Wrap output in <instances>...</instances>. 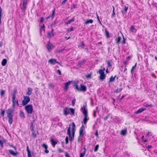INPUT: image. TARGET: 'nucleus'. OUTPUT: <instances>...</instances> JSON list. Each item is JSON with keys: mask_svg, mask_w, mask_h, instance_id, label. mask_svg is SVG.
<instances>
[{"mask_svg": "<svg viewBox=\"0 0 157 157\" xmlns=\"http://www.w3.org/2000/svg\"><path fill=\"white\" fill-rule=\"evenodd\" d=\"M17 92V90H14L12 95V108L13 109L9 108L6 111L7 117L8 118V122L10 124H11L13 122V114L14 112V109L15 105V103H16L17 106H19L18 100L17 99L16 100H15L16 94Z\"/></svg>", "mask_w": 157, "mask_h": 157, "instance_id": "obj_1", "label": "nucleus"}, {"mask_svg": "<svg viewBox=\"0 0 157 157\" xmlns=\"http://www.w3.org/2000/svg\"><path fill=\"white\" fill-rule=\"evenodd\" d=\"M75 124L74 122L72 123V135H71V127L70 125L69 127L67 128V134L69 135V140L71 142L74 139V134L75 132Z\"/></svg>", "mask_w": 157, "mask_h": 157, "instance_id": "obj_2", "label": "nucleus"}, {"mask_svg": "<svg viewBox=\"0 0 157 157\" xmlns=\"http://www.w3.org/2000/svg\"><path fill=\"white\" fill-rule=\"evenodd\" d=\"M105 70V68H104L103 69H100L98 71V73L100 75L99 76V79L101 81H103L105 78L106 75L104 72Z\"/></svg>", "mask_w": 157, "mask_h": 157, "instance_id": "obj_3", "label": "nucleus"}, {"mask_svg": "<svg viewBox=\"0 0 157 157\" xmlns=\"http://www.w3.org/2000/svg\"><path fill=\"white\" fill-rule=\"evenodd\" d=\"M25 109L29 114H32L33 111V105L31 104L26 105L25 107Z\"/></svg>", "mask_w": 157, "mask_h": 157, "instance_id": "obj_4", "label": "nucleus"}, {"mask_svg": "<svg viewBox=\"0 0 157 157\" xmlns=\"http://www.w3.org/2000/svg\"><path fill=\"white\" fill-rule=\"evenodd\" d=\"M30 97L28 96H23V100L22 101V104L23 106L26 105L30 101Z\"/></svg>", "mask_w": 157, "mask_h": 157, "instance_id": "obj_5", "label": "nucleus"}, {"mask_svg": "<svg viewBox=\"0 0 157 157\" xmlns=\"http://www.w3.org/2000/svg\"><path fill=\"white\" fill-rule=\"evenodd\" d=\"M54 47V46H53L52 44L51 43L49 40L47 43L46 45V48H47L48 51L49 52H50L51 51V50Z\"/></svg>", "mask_w": 157, "mask_h": 157, "instance_id": "obj_6", "label": "nucleus"}, {"mask_svg": "<svg viewBox=\"0 0 157 157\" xmlns=\"http://www.w3.org/2000/svg\"><path fill=\"white\" fill-rule=\"evenodd\" d=\"M85 127L82 125L80 128L79 130V135L82 136L84 134Z\"/></svg>", "mask_w": 157, "mask_h": 157, "instance_id": "obj_7", "label": "nucleus"}, {"mask_svg": "<svg viewBox=\"0 0 157 157\" xmlns=\"http://www.w3.org/2000/svg\"><path fill=\"white\" fill-rule=\"evenodd\" d=\"M81 109H82V113L84 116L88 115V110L86 108V106L83 105V106L82 107Z\"/></svg>", "mask_w": 157, "mask_h": 157, "instance_id": "obj_8", "label": "nucleus"}, {"mask_svg": "<svg viewBox=\"0 0 157 157\" xmlns=\"http://www.w3.org/2000/svg\"><path fill=\"white\" fill-rule=\"evenodd\" d=\"M79 83V81H77L73 82V86L74 87V89L75 90L77 91H79V89L78 86V84Z\"/></svg>", "mask_w": 157, "mask_h": 157, "instance_id": "obj_9", "label": "nucleus"}, {"mask_svg": "<svg viewBox=\"0 0 157 157\" xmlns=\"http://www.w3.org/2000/svg\"><path fill=\"white\" fill-rule=\"evenodd\" d=\"M79 83V81H77L73 82V86L74 87V89L75 90L77 91H79V89L78 86V84Z\"/></svg>", "mask_w": 157, "mask_h": 157, "instance_id": "obj_10", "label": "nucleus"}, {"mask_svg": "<svg viewBox=\"0 0 157 157\" xmlns=\"http://www.w3.org/2000/svg\"><path fill=\"white\" fill-rule=\"evenodd\" d=\"M48 62L52 65H54L57 63L59 64L61 66V65L55 59L52 58L50 59L48 61Z\"/></svg>", "mask_w": 157, "mask_h": 157, "instance_id": "obj_11", "label": "nucleus"}, {"mask_svg": "<svg viewBox=\"0 0 157 157\" xmlns=\"http://www.w3.org/2000/svg\"><path fill=\"white\" fill-rule=\"evenodd\" d=\"M54 30L53 28H52V30L50 32L47 33V36L48 38H51L53 37L54 36Z\"/></svg>", "mask_w": 157, "mask_h": 157, "instance_id": "obj_12", "label": "nucleus"}, {"mask_svg": "<svg viewBox=\"0 0 157 157\" xmlns=\"http://www.w3.org/2000/svg\"><path fill=\"white\" fill-rule=\"evenodd\" d=\"M79 91L86 92L87 90V88L85 85L81 84L80 85Z\"/></svg>", "mask_w": 157, "mask_h": 157, "instance_id": "obj_13", "label": "nucleus"}, {"mask_svg": "<svg viewBox=\"0 0 157 157\" xmlns=\"http://www.w3.org/2000/svg\"><path fill=\"white\" fill-rule=\"evenodd\" d=\"M42 147L44 148L45 149L44 152L47 154L49 153V151L48 150V146L47 144H46L43 143L41 145Z\"/></svg>", "mask_w": 157, "mask_h": 157, "instance_id": "obj_14", "label": "nucleus"}, {"mask_svg": "<svg viewBox=\"0 0 157 157\" xmlns=\"http://www.w3.org/2000/svg\"><path fill=\"white\" fill-rule=\"evenodd\" d=\"M146 109L144 108H141L139 109L137 111L134 112V113L135 114H138L142 113L144 111L146 110Z\"/></svg>", "mask_w": 157, "mask_h": 157, "instance_id": "obj_15", "label": "nucleus"}, {"mask_svg": "<svg viewBox=\"0 0 157 157\" xmlns=\"http://www.w3.org/2000/svg\"><path fill=\"white\" fill-rule=\"evenodd\" d=\"M27 2L23 1L22 3V7L21 8V10L22 11H25L26 9V7Z\"/></svg>", "mask_w": 157, "mask_h": 157, "instance_id": "obj_16", "label": "nucleus"}, {"mask_svg": "<svg viewBox=\"0 0 157 157\" xmlns=\"http://www.w3.org/2000/svg\"><path fill=\"white\" fill-rule=\"evenodd\" d=\"M71 81H69L65 84L64 89L65 91H67L68 89V86L71 83Z\"/></svg>", "mask_w": 157, "mask_h": 157, "instance_id": "obj_17", "label": "nucleus"}, {"mask_svg": "<svg viewBox=\"0 0 157 157\" xmlns=\"http://www.w3.org/2000/svg\"><path fill=\"white\" fill-rule=\"evenodd\" d=\"M9 153L12 156H17V152H15L12 150H8Z\"/></svg>", "mask_w": 157, "mask_h": 157, "instance_id": "obj_18", "label": "nucleus"}, {"mask_svg": "<svg viewBox=\"0 0 157 157\" xmlns=\"http://www.w3.org/2000/svg\"><path fill=\"white\" fill-rule=\"evenodd\" d=\"M84 118L83 119V121L84 124L86 125L87 121L89 120V118L88 117V115L84 116Z\"/></svg>", "mask_w": 157, "mask_h": 157, "instance_id": "obj_19", "label": "nucleus"}, {"mask_svg": "<svg viewBox=\"0 0 157 157\" xmlns=\"http://www.w3.org/2000/svg\"><path fill=\"white\" fill-rule=\"evenodd\" d=\"M33 90L30 87H28L27 89V91L26 93V94L28 95H31L32 94Z\"/></svg>", "mask_w": 157, "mask_h": 157, "instance_id": "obj_20", "label": "nucleus"}, {"mask_svg": "<svg viewBox=\"0 0 157 157\" xmlns=\"http://www.w3.org/2000/svg\"><path fill=\"white\" fill-rule=\"evenodd\" d=\"M50 141L52 145L54 147H55L56 145V144L57 143V142L55 140L53 139H51Z\"/></svg>", "mask_w": 157, "mask_h": 157, "instance_id": "obj_21", "label": "nucleus"}, {"mask_svg": "<svg viewBox=\"0 0 157 157\" xmlns=\"http://www.w3.org/2000/svg\"><path fill=\"white\" fill-rule=\"evenodd\" d=\"M121 37L120 36H118L115 39V40L116 41V43L117 44H119L121 41Z\"/></svg>", "mask_w": 157, "mask_h": 157, "instance_id": "obj_22", "label": "nucleus"}, {"mask_svg": "<svg viewBox=\"0 0 157 157\" xmlns=\"http://www.w3.org/2000/svg\"><path fill=\"white\" fill-rule=\"evenodd\" d=\"M116 77V75H115L114 77H113V75L111 76L109 78V81L108 82L109 83H110L111 82H114L115 80V78Z\"/></svg>", "mask_w": 157, "mask_h": 157, "instance_id": "obj_23", "label": "nucleus"}, {"mask_svg": "<svg viewBox=\"0 0 157 157\" xmlns=\"http://www.w3.org/2000/svg\"><path fill=\"white\" fill-rule=\"evenodd\" d=\"M69 108H66L63 110V114L65 116L69 114Z\"/></svg>", "mask_w": 157, "mask_h": 157, "instance_id": "obj_24", "label": "nucleus"}, {"mask_svg": "<svg viewBox=\"0 0 157 157\" xmlns=\"http://www.w3.org/2000/svg\"><path fill=\"white\" fill-rule=\"evenodd\" d=\"M93 22V21L92 19L87 20L84 23V24L86 25L88 24H92Z\"/></svg>", "mask_w": 157, "mask_h": 157, "instance_id": "obj_25", "label": "nucleus"}, {"mask_svg": "<svg viewBox=\"0 0 157 157\" xmlns=\"http://www.w3.org/2000/svg\"><path fill=\"white\" fill-rule=\"evenodd\" d=\"M35 121V120H33V121L30 122V128L31 130L34 129V126H33V124Z\"/></svg>", "mask_w": 157, "mask_h": 157, "instance_id": "obj_26", "label": "nucleus"}, {"mask_svg": "<svg viewBox=\"0 0 157 157\" xmlns=\"http://www.w3.org/2000/svg\"><path fill=\"white\" fill-rule=\"evenodd\" d=\"M26 148L27 151V155L28 157H32V155H31V152L29 149L28 146H27Z\"/></svg>", "mask_w": 157, "mask_h": 157, "instance_id": "obj_27", "label": "nucleus"}, {"mask_svg": "<svg viewBox=\"0 0 157 157\" xmlns=\"http://www.w3.org/2000/svg\"><path fill=\"white\" fill-rule=\"evenodd\" d=\"M86 61L85 59L83 60L82 61H79L78 62V66H81L83 65L86 63Z\"/></svg>", "mask_w": 157, "mask_h": 157, "instance_id": "obj_28", "label": "nucleus"}, {"mask_svg": "<svg viewBox=\"0 0 157 157\" xmlns=\"http://www.w3.org/2000/svg\"><path fill=\"white\" fill-rule=\"evenodd\" d=\"M75 20L74 17H73L71 19L67 21L65 23V24L67 25L71 23V22L74 21Z\"/></svg>", "mask_w": 157, "mask_h": 157, "instance_id": "obj_29", "label": "nucleus"}, {"mask_svg": "<svg viewBox=\"0 0 157 157\" xmlns=\"http://www.w3.org/2000/svg\"><path fill=\"white\" fill-rule=\"evenodd\" d=\"M19 116L21 118H24L25 117L24 113L22 111H20Z\"/></svg>", "mask_w": 157, "mask_h": 157, "instance_id": "obj_30", "label": "nucleus"}, {"mask_svg": "<svg viewBox=\"0 0 157 157\" xmlns=\"http://www.w3.org/2000/svg\"><path fill=\"white\" fill-rule=\"evenodd\" d=\"M7 60L6 59H3L1 62L2 65L3 66H5L6 65L7 63Z\"/></svg>", "mask_w": 157, "mask_h": 157, "instance_id": "obj_31", "label": "nucleus"}, {"mask_svg": "<svg viewBox=\"0 0 157 157\" xmlns=\"http://www.w3.org/2000/svg\"><path fill=\"white\" fill-rule=\"evenodd\" d=\"M112 60H107V65L108 67H111L112 66V65L111 64V62Z\"/></svg>", "mask_w": 157, "mask_h": 157, "instance_id": "obj_32", "label": "nucleus"}, {"mask_svg": "<svg viewBox=\"0 0 157 157\" xmlns=\"http://www.w3.org/2000/svg\"><path fill=\"white\" fill-rule=\"evenodd\" d=\"M42 30H43L44 32L45 31V25L44 24H43L40 28V33H41Z\"/></svg>", "mask_w": 157, "mask_h": 157, "instance_id": "obj_33", "label": "nucleus"}, {"mask_svg": "<svg viewBox=\"0 0 157 157\" xmlns=\"http://www.w3.org/2000/svg\"><path fill=\"white\" fill-rule=\"evenodd\" d=\"M122 90V88H117L116 90H115L114 91V93H117L120 92Z\"/></svg>", "mask_w": 157, "mask_h": 157, "instance_id": "obj_34", "label": "nucleus"}, {"mask_svg": "<svg viewBox=\"0 0 157 157\" xmlns=\"http://www.w3.org/2000/svg\"><path fill=\"white\" fill-rule=\"evenodd\" d=\"M55 10H56V9L55 8H54V10H53V11H52V14L50 15L51 16V18H52V19H53L54 18V17L55 15Z\"/></svg>", "mask_w": 157, "mask_h": 157, "instance_id": "obj_35", "label": "nucleus"}, {"mask_svg": "<svg viewBox=\"0 0 157 157\" xmlns=\"http://www.w3.org/2000/svg\"><path fill=\"white\" fill-rule=\"evenodd\" d=\"M32 132V134L33 135V137L35 138L36 137V134L35 132V131L34 129H32L31 130Z\"/></svg>", "mask_w": 157, "mask_h": 157, "instance_id": "obj_36", "label": "nucleus"}, {"mask_svg": "<svg viewBox=\"0 0 157 157\" xmlns=\"http://www.w3.org/2000/svg\"><path fill=\"white\" fill-rule=\"evenodd\" d=\"M144 106L145 107H154V105L152 104H146L144 105Z\"/></svg>", "mask_w": 157, "mask_h": 157, "instance_id": "obj_37", "label": "nucleus"}, {"mask_svg": "<svg viewBox=\"0 0 157 157\" xmlns=\"http://www.w3.org/2000/svg\"><path fill=\"white\" fill-rule=\"evenodd\" d=\"M127 132L126 129H124V130H122L121 131V134L123 136L125 135Z\"/></svg>", "mask_w": 157, "mask_h": 157, "instance_id": "obj_38", "label": "nucleus"}, {"mask_svg": "<svg viewBox=\"0 0 157 157\" xmlns=\"http://www.w3.org/2000/svg\"><path fill=\"white\" fill-rule=\"evenodd\" d=\"M77 4H73L72 5H71V10H72V9H73L75 8H76L77 7Z\"/></svg>", "mask_w": 157, "mask_h": 157, "instance_id": "obj_39", "label": "nucleus"}, {"mask_svg": "<svg viewBox=\"0 0 157 157\" xmlns=\"http://www.w3.org/2000/svg\"><path fill=\"white\" fill-rule=\"evenodd\" d=\"M5 91L2 89L1 90L0 94L2 97L3 95L5 94Z\"/></svg>", "mask_w": 157, "mask_h": 157, "instance_id": "obj_40", "label": "nucleus"}, {"mask_svg": "<svg viewBox=\"0 0 157 157\" xmlns=\"http://www.w3.org/2000/svg\"><path fill=\"white\" fill-rule=\"evenodd\" d=\"M99 147V145L98 144L96 145V146L95 147V148L94 150V152H96L98 151Z\"/></svg>", "mask_w": 157, "mask_h": 157, "instance_id": "obj_41", "label": "nucleus"}, {"mask_svg": "<svg viewBox=\"0 0 157 157\" xmlns=\"http://www.w3.org/2000/svg\"><path fill=\"white\" fill-rule=\"evenodd\" d=\"M69 110L71 111V114L74 115L75 114V109L73 108H69Z\"/></svg>", "mask_w": 157, "mask_h": 157, "instance_id": "obj_42", "label": "nucleus"}, {"mask_svg": "<svg viewBox=\"0 0 157 157\" xmlns=\"http://www.w3.org/2000/svg\"><path fill=\"white\" fill-rule=\"evenodd\" d=\"M105 31L106 36L107 37V38H109V35L108 31L106 29H105Z\"/></svg>", "mask_w": 157, "mask_h": 157, "instance_id": "obj_43", "label": "nucleus"}, {"mask_svg": "<svg viewBox=\"0 0 157 157\" xmlns=\"http://www.w3.org/2000/svg\"><path fill=\"white\" fill-rule=\"evenodd\" d=\"M122 37H123V40L122 41V43L124 44H125L126 43V42H125V41H126V39L125 38L124 36L123 35V34L122 33Z\"/></svg>", "mask_w": 157, "mask_h": 157, "instance_id": "obj_44", "label": "nucleus"}, {"mask_svg": "<svg viewBox=\"0 0 157 157\" xmlns=\"http://www.w3.org/2000/svg\"><path fill=\"white\" fill-rule=\"evenodd\" d=\"M1 112L0 113L1 115L3 117L4 115V113L5 112V111L4 110L2 109H1Z\"/></svg>", "mask_w": 157, "mask_h": 157, "instance_id": "obj_45", "label": "nucleus"}, {"mask_svg": "<svg viewBox=\"0 0 157 157\" xmlns=\"http://www.w3.org/2000/svg\"><path fill=\"white\" fill-rule=\"evenodd\" d=\"M124 10L122 11V13H124V12H126L127 11V10L128 9V6H124Z\"/></svg>", "mask_w": 157, "mask_h": 157, "instance_id": "obj_46", "label": "nucleus"}, {"mask_svg": "<svg viewBox=\"0 0 157 157\" xmlns=\"http://www.w3.org/2000/svg\"><path fill=\"white\" fill-rule=\"evenodd\" d=\"M96 16H97V18L98 20V22L100 24H101V25H102V23L100 20L99 17L98 15V14L97 13H96Z\"/></svg>", "mask_w": 157, "mask_h": 157, "instance_id": "obj_47", "label": "nucleus"}, {"mask_svg": "<svg viewBox=\"0 0 157 157\" xmlns=\"http://www.w3.org/2000/svg\"><path fill=\"white\" fill-rule=\"evenodd\" d=\"M2 10L1 6H0V23L1 22V17L2 14Z\"/></svg>", "mask_w": 157, "mask_h": 157, "instance_id": "obj_48", "label": "nucleus"}, {"mask_svg": "<svg viewBox=\"0 0 157 157\" xmlns=\"http://www.w3.org/2000/svg\"><path fill=\"white\" fill-rule=\"evenodd\" d=\"M91 73L88 74L87 75H86L85 77L86 78H91Z\"/></svg>", "mask_w": 157, "mask_h": 157, "instance_id": "obj_49", "label": "nucleus"}, {"mask_svg": "<svg viewBox=\"0 0 157 157\" xmlns=\"http://www.w3.org/2000/svg\"><path fill=\"white\" fill-rule=\"evenodd\" d=\"M85 151H83L82 152L80 153V157H83V156L85 155Z\"/></svg>", "mask_w": 157, "mask_h": 157, "instance_id": "obj_50", "label": "nucleus"}, {"mask_svg": "<svg viewBox=\"0 0 157 157\" xmlns=\"http://www.w3.org/2000/svg\"><path fill=\"white\" fill-rule=\"evenodd\" d=\"M152 133L151 132H148L147 133V134L146 136L147 137L149 136H151L152 135Z\"/></svg>", "mask_w": 157, "mask_h": 157, "instance_id": "obj_51", "label": "nucleus"}, {"mask_svg": "<svg viewBox=\"0 0 157 157\" xmlns=\"http://www.w3.org/2000/svg\"><path fill=\"white\" fill-rule=\"evenodd\" d=\"M96 111L95 110H94V111L93 113L92 114V115L94 118H95V117H96Z\"/></svg>", "mask_w": 157, "mask_h": 157, "instance_id": "obj_52", "label": "nucleus"}, {"mask_svg": "<svg viewBox=\"0 0 157 157\" xmlns=\"http://www.w3.org/2000/svg\"><path fill=\"white\" fill-rule=\"evenodd\" d=\"M65 50L64 48H63L61 50H57L56 51L57 52V53H60L62 52V51H64Z\"/></svg>", "mask_w": 157, "mask_h": 157, "instance_id": "obj_53", "label": "nucleus"}, {"mask_svg": "<svg viewBox=\"0 0 157 157\" xmlns=\"http://www.w3.org/2000/svg\"><path fill=\"white\" fill-rule=\"evenodd\" d=\"M134 28H135V27L133 25H132L130 27V31L132 32H133V31H134L133 29H134Z\"/></svg>", "mask_w": 157, "mask_h": 157, "instance_id": "obj_54", "label": "nucleus"}, {"mask_svg": "<svg viewBox=\"0 0 157 157\" xmlns=\"http://www.w3.org/2000/svg\"><path fill=\"white\" fill-rule=\"evenodd\" d=\"M66 144H67L68 143V138L67 136L65 138V139Z\"/></svg>", "mask_w": 157, "mask_h": 157, "instance_id": "obj_55", "label": "nucleus"}, {"mask_svg": "<svg viewBox=\"0 0 157 157\" xmlns=\"http://www.w3.org/2000/svg\"><path fill=\"white\" fill-rule=\"evenodd\" d=\"M75 99H74L72 101V102H71L73 106L75 105Z\"/></svg>", "mask_w": 157, "mask_h": 157, "instance_id": "obj_56", "label": "nucleus"}, {"mask_svg": "<svg viewBox=\"0 0 157 157\" xmlns=\"http://www.w3.org/2000/svg\"><path fill=\"white\" fill-rule=\"evenodd\" d=\"M137 66V63H136L135 64V65L133 66L132 68V69H133L134 70L136 68Z\"/></svg>", "mask_w": 157, "mask_h": 157, "instance_id": "obj_57", "label": "nucleus"}, {"mask_svg": "<svg viewBox=\"0 0 157 157\" xmlns=\"http://www.w3.org/2000/svg\"><path fill=\"white\" fill-rule=\"evenodd\" d=\"M56 73L59 75H61V72L59 70H58L57 71Z\"/></svg>", "mask_w": 157, "mask_h": 157, "instance_id": "obj_58", "label": "nucleus"}, {"mask_svg": "<svg viewBox=\"0 0 157 157\" xmlns=\"http://www.w3.org/2000/svg\"><path fill=\"white\" fill-rule=\"evenodd\" d=\"M58 151L60 153L63 152V150L62 149L60 148H59L58 149Z\"/></svg>", "mask_w": 157, "mask_h": 157, "instance_id": "obj_59", "label": "nucleus"}, {"mask_svg": "<svg viewBox=\"0 0 157 157\" xmlns=\"http://www.w3.org/2000/svg\"><path fill=\"white\" fill-rule=\"evenodd\" d=\"M109 115H108L107 116H106L105 117H104V121H106L107 120V119L109 118Z\"/></svg>", "mask_w": 157, "mask_h": 157, "instance_id": "obj_60", "label": "nucleus"}, {"mask_svg": "<svg viewBox=\"0 0 157 157\" xmlns=\"http://www.w3.org/2000/svg\"><path fill=\"white\" fill-rule=\"evenodd\" d=\"M65 157H70L69 155L68 154L67 152L65 153Z\"/></svg>", "mask_w": 157, "mask_h": 157, "instance_id": "obj_61", "label": "nucleus"}, {"mask_svg": "<svg viewBox=\"0 0 157 157\" xmlns=\"http://www.w3.org/2000/svg\"><path fill=\"white\" fill-rule=\"evenodd\" d=\"M10 146L12 147H13V148L15 150H16V147L15 146H14L13 145H10Z\"/></svg>", "mask_w": 157, "mask_h": 157, "instance_id": "obj_62", "label": "nucleus"}, {"mask_svg": "<svg viewBox=\"0 0 157 157\" xmlns=\"http://www.w3.org/2000/svg\"><path fill=\"white\" fill-rule=\"evenodd\" d=\"M115 13L114 12H113L112 14L111 15V17L113 18V17H115Z\"/></svg>", "mask_w": 157, "mask_h": 157, "instance_id": "obj_63", "label": "nucleus"}, {"mask_svg": "<svg viewBox=\"0 0 157 157\" xmlns=\"http://www.w3.org/2000/svg\"><path fill=\"white\" fill-rule=\"evenodd\" d=\"M54 86L52 84H51L49 85V88H52Z\"/></svg>", "mask_w": 157, "mask_h": 157, "instance_id": "obj_64", "label": "nucleus"}]
</instances>
